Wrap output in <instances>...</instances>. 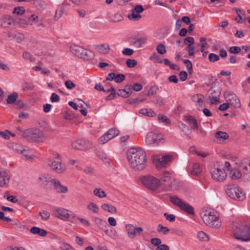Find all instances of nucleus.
<instances>
[{"mask_svg":"<svg viewBox=\"0 0 250 250\" xmlns=\"http://www.w3.org/2000/svg\"><path fill=\"white\" fill-rule=\"evenodd\" d=\"M156 49L158 53L161 55L165 54L167 52L165 46L163 43H160L158 45Z\"/></svg>","mask_w":250,"mask_h":250,"instance_id":"nucleus-49","label":"nucleus"},{"mask_svg":"<svg viewBox=\"0 0 250 250\" xmlns=\"http://www.w3.org/2000/svg\"><path fill=\"white\" fill-rule=\"evenodd\" d=\"M186 119L191 125V128L193 130L198 129V125L197 120L192 116L188 115L186 116Z\"/></svg>","mask_w":250,"mask_h":250,"instance_id":"nucleus-27","label":"nucleus"},{"mask_svg":"<svg viewBox=\"0 0 250 250\" xmlns=\"http://www.w3.org/2000/svg\"><path fill=\"white\" fill-rule=\"evenodd\" d=\"M110 139H109V137L106 135V133H105L103 136H102L99 139V143L101 144L104 145L107 143L108 141H109Z\"/></svg>","mask_w":250,"mask_h":250,"instance_id":"nucleus-50","label":"nucleus"},{"mask_svg":"<svg viewBox=\"0 0 250 250\" xmlns=\"http://www.w3.org/2000/svg\"><path fill=\"white\" fill-rule=\"evenodd\" d=\"M15 21L11 16L8 15L0 16V26L3 28H9L15 25Z\"/></svg>","mask_w":250,"mask_h":250,"instance_id":"nucleus-15","label":"nucleus"},{"mask_svg":"<svg viewBox=\"0 0 250 250\" xmlns=\"http://www.w3.org/2000/svg\"><path fill=\"white\" fill-rule=\"evenodd\" d=\"M30 232L34 234H38L40 236H45L47 234V231L37 227H33L30 229Z\"/></svg>","mask_w":250,"mask_h":250,"instance_id":"nucleus-28","label":"nucleus"},{"mask_svg":"<svg viewBox=\"0 0 250 250\" xmlns=\"http://www.w3.org/2000/svg\"><path fill=\"white\" fill-rule=\"evenodd\" d=\"M102 208L104 210H106L112 213H115L117 212V209L114 206L109 205L108 204H103Z\"/></svg>","mask_w":250,"mask_h":250,"instance_id":"nucleus-35","label":"nucleus"},{"mask_svg":"<svg viewBox=\"0 0 250 250\" xmlns=\"http://www.w3.org/2000/svg\"><path fill=\"white\" fill-rule=\"evenodd\" d=\"M225 192L227 195L230 198L243 201L246 198L245 193L238 186L235 185H228L225 188Z\"/></svg>","mask_w":250,"mask_h":250,"instance_id":"nucleus-3","label":"nucleus"},{"mask_svg":"<svg viewBox=\"0 0 250 250\" xmlns=\"http://www.w3.org/2000/svg\"><path fill=\"white\" fill-rule=\"evenodd\" d=\"M209 96L220 97L221 94V90L219 88L211 87L208 90Z\"/></svg>","mask_w":250,"mask_h":250,"instance_id":"nucleus-36","label":"nucleus"},{"mask_svg":"<svg viewBox=\"0 0 250 250\" xmlns=\"http://www.w3.org/2000/svg\"><path fill=\"white\" fill-rule=\"evenodd\" d=\"M132 92V87L131 85H126L125 88L119 89L117 92V94L119 96H122L124 98L128 97L131 95Z\"/></svg>","mask_w":250,"mask_h":250,"instance_id":"nucleus-19","label":"nucleus"},{"mask_svg":"<svg viewBox=\"0 0 250 250\" xmlns=\"http://www.w3.org/2000/svg\"><path fill=\"white\" fill-rule=\"evenodd\" d=\"M137 63V61L134 59H129L127 60L126 64L128 67L132 68L134 67Z\"/></svg>","mask_w":250,"mask_h":250,"instance_id":"nucleus-53","label":"nucleus"},{"mask_svg":"<svg viewBox=\"0 0 250 250\" xmlns=\"http://www.w3.org/2000/svg\"><path fill=\"white\" fill-rule=\"evenodd\" d=\"M202 171L201 168L198 163L194 164L191 173L195 176L199 175Z\"/></svg>","mask_w":250,"mask_h":250,"instance_id":"nucleus-38","label":"nucleus"},{"mask_svg":"<svg viewBox=\"0 0 250 250\" xmlns=\"http://www.w3.org/2000/svg\"><path fill=\"white\" fill-rule=\"evenodd\" d=\"M170 202L188 214L193 215L195 213L194 208L189 204L186 203L179 197L174 195L169 197Z\"/></svg>","mask_w":250,"mask_h":250,"instance_id":"nucleus-5","label":"nucleus"},{"mask_svg":"<svg viewBox=\"0 0 250 250\" xmlns=\"http://www.w3.org/2000/svg\"><path fill=\"white\" fill-rule=\"evenodd\" d=\"M172 173L168 171L163 172L161 187L165 191H170L172 189L174 178L172 176Z\"/></svg>","mask_w":250,"mask_h":250,"instance_id":"nucleus-9","label":"nucleus"},{"mask_svg":"<svg viewBox=\"0 0 250 250\" xmlns=\"http://www.w3.org/2000/svg\"><path fill=\"white\" fill-rule=\"evenodd\" d=\"M71 145L72 147L75 149L84 151L89 149L93 147L92 142L83 139H79L74 141Z\"/></svg>","mask_w":250,"mask_h":250,"instance_id":"nucleus-11","label":"nucleus"},{"mask_svg":"<svg viewBox=\"0 0 250 250\" xmlns=\"http://www.w3.org/2000/svg\"><path fill=\"white\" fill-rule=\"evenodd\" d=\"M94 221L99 228L101 230H104V229L105 228L107 225V223L105 220L98 217L95 218Z\"/></svg>","mask_w":250,"mask_h":250,"instance_id":"nucleus-31","label":"nucleus"},{"mask_svg":"<svg viewBox=\"0 0 250 250\" xmlns=\"http://www.w3.org/2000/svg\"><path fill=\"white\" fill-rule=\"evenodd\" d=\"M232 233L234 238L241 241H250V227L242 222H235L232 225Z\"/></svg>","mask_w":250,"mask_h":250,"instance_id":"nucleus-2","label":"nucleus"},{"mask_svg":"<svg viewBox=\"0 0 250 250\" xmlns=\"http://www.w3.org/2000/svg\"><path fill=\"white\" fill-rule=\"evenodd\" d=\"M105 133L111 140L119 135V131L115 128H112Z\"/></svg>","mask_w":250,"mask_h":250,"instance_id":"nucleus-39","label":"nucleus"},{"mask_svg":"<svg viewBox=\"0 0 250 250\" xmlns=\"http://www.w3.org/2000/svg\"><path fill=\"white\" fill-rule=\"evenodd\" d=\"M87 208L88 209L92 210L93 212L95 213H97L98 211V208L97 206L93 203H90L87 206Z\"/></svg>","mask_w":250,"mask_h":250,"instance_id":"nucleus-56","label":"nucleus"},{"mask_svg":"<svg viewBox=\"0 0 250 250\" xmlns=\"http://www.w3.org/2000/svg\"><path fill=\"white\" fill-rule=\"evenodd\" d=\"M51 182L53 184L54 188L57 192L65 193L68 191L67 188L62 185L57 180L55 179H52Z\"/></svg>","mask_w":250,"mask_h":250,"instance_id":"nucleus-17","label":"nucleus"},{"mask_svg":"<svg viewBox=\"0 0 250 250\" xmlns=\"http://www.w3.org/2000/svg\"><path fill=\"white\" fill-rule=\"evenodd\" d=\"M211 177L216 181L222 182L227 177V174L225 171L222 168H212L210 170Z\"/></svg>","mask_w":250,"mask_h":250,"instance_id":"nucleus-13","label":"nucleus"},{"mask_svg":"<svg viewBox=\"0 0 250 250\" xmlns=\"http://www.w3.org/2000/svg\"><path fill=\"white\" fill-rule=\"evenodd\" d=\"M64 84L66 88L68 89H72L76 86V84L70 80L65 81Z\"/></svg>","mask_w":250,"mask_h":250,"instance_id":"nucleus-61","label":"nucleus"},{"mask_svg":"<svg viewBox=\"0 0 250 250\" xmlns=\"http://www.w3.org/2000/svg\"><path fill=\"white\" fill-rule=\"evenodd\" d=\"M202 97L203 96L202 95L197 94L193 96L192 99L194 102L198 103L201 106H202V104H203Z\"/></svg>","mask_w":250,"mask_h":250,"instance_id":"nucleus-42","label":"nucleus"},{"mask_svg":"<svg viewBox=\"0 0 250 250\" xmlns=\"http://www.w3.org/2000/svg\"><path fill=\"white\" fill-rule=\"evenodd\" d=\"M70 51L72 54L80 58L81 54L84 51V48L75 44H73L70 47Z\"/></svg>","mask_w":250,"mask_h":250,"instance_id":"nucleus-24","label":"nucleus"},{"mask_svg":"<svg viewBox=\"0 0 250 250\" xmlns=\"http://www.w3.org/2000/svg\"><path fill=\"white\" fill-rule=\"evenodd\" d=\"M125 230L127 233V236L130 239H134L137 235H140L143 231L142 227H134L132 224H127L125 226Z\"/></svg>","mask_w":250,"mask_h":250,"instance_id":"nucleus-12","label":"nucleus"},{"mask_svg":"<svg viewBox=\"0 0 250 250\" xmlns=\"http://www.w3.org/2000/svg\"><path fill=\"white\" fill-rule=\"evenodd\" d=\"M226 101L235 108H239L241 106V103L239 98L233 93H227L225 94Z\"/></svg>","mask_w":250,"mask_h":250,"instance_id":"nucleus-14","label":"nucleus"},{"mask_svg":"<svg viewBox=\"0 0 250 250\" xmlns=\"http://www.w3.org/2000/svg\"><path fill=\"white\" fill-rule=\"evenodd\" d=\"M127 158L131 167L135 170H142L146 166L145 151L140 147H132L127 152Z\"/></svg>","mask_w":250,"mask_h":250,"instance_id":"nucleus-1","label":"nucleus"},{"mask_svg":"<svg viewBox=\"0 0 250 250\" xmlns=\"http://www.w3.org/2000/svg\"><path fill=\"white\" fill-rule=\"evenodd\" d=\"M38 183L42 187L45 188L47 186L48 183L50 181V177L47 174L40 175L38 179Z\"/></svg>","mask_w":250,"mask_h":250,"instance_id":"nucleus-21","label":"nucleus"},{"mask_svg":"<svg viewBox=\"0 0 250 250\" xmlns=\"http://www.w3.org/2000/svg\"><path fill=\"white\" fill-rule=\"evenodd\" d=\"M125 76L124 74H118L117 75H115V81L117 83H122L125 80Z\"/></svg>","mask_w":250,"mask_h":250,"instance_id":"nucleus-52","label":"nucleus"},{"mask_svg":"<svg viewBox=\"0 0 250 250\" xmlns=\"http://www.w3.org/2000/svg\"><path fill=\"white\" fill-rule=\"evenodd\" d=\"M9 147L12 149L14 151L18 153L24 151V147L21 145L17 143H11L9 145Z\"/></svg>","mask_w":250,"mask_h":250,"instance_id":"nucleus-29","label":"nucleus"},{"mask_svg":"<svg viewBox=\"0 0 250 250\" xmlns=\"http://www.w3.org/2000/svg\"><path fill=\"white\" fill-rule=\"evenodd\" d=\"M40 215L41 216V218L43 220H47L50 217V213L44 210H42L40 212Z\"/></svg>","mask_w":250,"mask_h":250,"instance_id":"nucleus-59","label":"nucleus"},{"mask_svg":"<svg viewBox=\"0 0 250 250\" xmlns=\"http://www.w3.org/2000/svg\"><path fill=\"white\" fill-rule=\"evenodd\" d=\"M169 231V229L167 227L162 226L161 224H159L157 227V231L159 233H162L163 234H166Z\"/></svg>","mask_w":250,"mask_h":250,"instance_id":"nucleus-46","label":"nucleus"},{"mask_svg":"<svg viewBox=\"0 0 250 250\" xmlns=\"http://www.w3.org/2000/svg\"><path fill=\"white\" fill-rule=\"evenodd\" d=\"M94 194L100 198L105 197L106 196L105 192L103 190H101L100 188H96L94 190Z\"/></svg>","mask_w":250,"mask_h":250,"instance_id":"nucleus-47","label":"nucleus"},{"mask_svg":"<svg viewBox=\"0 0 250 250\" xmlns=\"http://www.w3.org/2000/svg\"><path fill=\"white\" fill-rule=\"evenodd\" d=\"M146 38H132L130 40V43L132 45L137 48H140L142 44L146 43Z\"/></svg>","mask_w":250,"mask_h":250,"instance_id":"nucleus-22","label":"nucleus"},{"mask_svg":"<svg viewBox=\"0 0 250 250\" xmlns=\"http://www.w3.org/2000/svg\"><path fill=\"white\" fill-rule=\"evenodd\" d=\"M9 172L6 170H0V187H3L9 182Z\"/></svg>","mask_w":250,"mask_h":250,"instance_id":"nucleus-20","label":"nucleus"},{"mask_svg":"<svg viewBox=\"0 0 250 250\" xmlns=\"http://www.w3.org/2000/svg\"><path fill=\"white\" fill-rule=\"evenodd\" d=\"M94 57V53L91 50H87L84 48V51L81 54L80 58L84 60H91Z\"/></svg>","mask_w":250,"mask_h":250,"instance_id":"nucleus-26","label":"nucleus"},{"mask_svg":"<svg viewBox=\"0 0 250 250\" xmlns=\"http://www.w3.org/2000/svg\"><path fill=\"white\" fill-rule=\"evenodd\" d=\"M60 248L61 250H75L70 245L66 243H63Z\"/></svg>","mask_w":250,"mask_h":250,"instance_id":"nucleus-64","label":"nucleus"},{"mask_svg":"<svg viewBox=\"0 0 250 250\" xmlns=\"http://www.w3.org/2000/svg\"><path fill=\"white\" fill-rule=\"evenodd\" d=\"M55 213L56 217L61 218L65 221L69 219L70 217V214L68 213V210L63 208L56 209Z\"/></svg>","mask_w":250,"mask_h":250,"instance_id":"nucleus-18","label":"nucleus"},{"mask_svg":"<svg viewBox=\"0 0 250 250\" xmlns=\"http://www.w3.org/2000/svg\"><path fill=\"white\" fill-rule=\"evenodd\" d=\"M215 137L218 140H225L228 139L229 136L227 132L218 131L215 133Z\"/></svg>","mask_w":250,"mask_h":250,"instance_id":"nucleus-34","label":"nucleus"},{"mask_svg":"<svg viewBox=\"0 0 250 250\" xmlns=\"http://www.w3.org/2000/svg\"><path fill=\"white\" fill-rule=\"evenodd\" d=\"M230 177L233 179H236L243 176L242 169L241 170L237 168H234L230 171Z\"/></svg>","mask_w":250,"mask_h":250,"instance_id":"nucleus-30","label":"nucleus"},{"mask_svg":"<svg viewBox=\"0 0 250 250\" xmlns=\"http://www.w3.org/2000/svg\"><path fill=\"white\" fill-rule=\"evenodd\" d=\"M158 120L159 122L166 123L167 125L170 124V120L166 116L159 114L158 116Z\"/></svg>","mask_w":250,"mask_h":250,"instance_id":"nucleus-41","label":"nucleus"},{"mask_svg":"<svg viewBox=\"0 0 250 250\" xmlns=\"http://www.w3.org/2000/svg\"><path fill=\"white\" fill-rule=\"evenodd\" d=\"M150 59L152 61H154L155 62L162 63L163 61L157 55L156 53H154L153 55L150 57Z\"/></svg>","mask_w":250,"mask_h":250,"instance_id":"nucleus-60","label":"nucleus"},{"mask_svg":"<svg viewBox=\"0 0 250 250\" xmlns=\"http://www.w3.org/2000/svg\"><path fill=\"white\" fill-rule=\"evenodd\" d=\"M38 16L35 15H32L30 17H28L27 20L25 21L26 25H31V22L32 21H35L38 19Z\"/></svg>","mask_w":250,"mask_h":250,"instance_id":"nucleus-62","label":"nucleus"},{"mask_svg":"<svg viewBox=\"0 0 250 250\" xmlns=\"http://www.w3.org/2000/svg\"><path fill=\"white\" fill-rule=\"evenodd\" d=\"M24 151L21 154L22 155V159L25 160L31 161L33 159V156L31 154V151L29 149L24 148Z\"/></svg>","mask_w":250,"mask_h":250,"instance_id":"nucleus-37","label":"nucleus"},{"mask_svg":"<svg viewBox=\"0 0 250 250\" xmlns=\"http://www.w3.org/2000/svg\"><path fill=\"white\" fill-rule=\"evenodd\" d=\"M204 223L210 227L218 228L221 225L219 217L216 216V212L214 210L206 211L202 216Z\"/></svg>","mask_w":250,"mask_h":250,"instance_id":"nucleus-6","label":"nucleus"},{"mask_svg":"<svg viewBox=\"0 0 250 250\" xmlns=\"http://www.w3.org/2000/svg\"><path fill=\"white\" fill-rule=\"evenodd\" d=\"M157 90H158V87L156 86H152L147 92L146 95L148 97L153 95L156 93Z\"/></svg>","mask_w":250,"mask_h":250,"instance_id":"nucleus-58","label":"nucleus"},{"mask_svg":"<svg viewBox=\"0 0 250 250\" xmlns=\"http://www.w3.org/2000/svg\"><path fill=\"white\" fill-rule=\"evenodd\" d=\"M94 48L100 53L104 54H108L109 52L110 48L108 44H102L94 46Z\"/></svg>","mask_w":250,"mask_h":250,"instance_id":"nucleus-23","label":"nucleus"},{"mask_svg":"<svg viewBox=\"0 0 250 250\" xmlns=\"http://www.w3.org/2000/svg\"><path fill=\"white\" fill-rule=\"evenodd\" d=\"M59 163L58 164H55V167H59V166L60 165L61 167H62V168L61 169H59V170H54V171L58 173H61L63 172L65 170L66 167H65L64 164L62 163V160H61L60 157L59 158Z\"/></svg>","mask_w":250,"mask_h":250,"instance_id":"nucleus-48","label":"nucleus"},{"mask_svg":"<svg viewBox=\"0 0 250 250\" xmlns=\"http://www.w3.org/2000/svg\"><path fill=\"white\" fill-rule=\"evenodd\" d=\"M18 93L16 92L8 95L6 100L7 103L8 104H14L18 98Z\"/></svg>","mask_w":250,"mask_h":250,"instance_id":"nucleus-32","label":"nucleus"},{"mask_svg":"<svg viewBox=\"0 0 250 250\" xmlns=\"http://www.w3.org/2000/svg\"><path fill=\"white\" fill-rule=\"evenodd\" d=\"M111 90L112 92L110 93V94L106 96L105 98V99L107 101L113 99L116 97V95H117L115 88L112 86H111Z\"/></svg>","mask_w":250,"mask_h":250,"instance_id":"nucleus-55","label":"nucleus"},{"mask_svg":"<svg viewBox=\"0 0 250 250\" xmlns=\"http://www.w3.org/2000/svg\"><path fill=\"white\" fill-rule=\"evenodd\" d=\"M164 139L161 134L150 132L147 134L146 142L148 145H158L161 143H163Z\"/></svg>","mask_w":250,"mask_h":250,"instance_id":"nucleus-10","label":"nucleus"},{"mask_svg":"<svg viewBox=\"0 0 250 250\" xmlns=\"http://www.w3.org/2000/svg\"><path fill=\"white\" fill-rule=\"evenodd\" d=\"M240 51L241 48L238 46H231L229 49V51L233 54H238Z\"/></svg>","mask_w":250,"mask_h":250,"instance_id":"nucleus-63","label":"nucleus"},{"mask_svg":"<svg viewBox=\"0 0 250 250\" xmlns=\"http://www.w3.org/2000/svg\"><path fill=\"white\" fill-rule=\"evenodd\" d=\"M141 181L144 186L153 191L157 190L161 185V181L152 176L143 177Z\"/></svg>","mask_w":250,"mask_h":250,"instance_id":"nucleus-8","label":"nucleus"},{"mask_svg":"<svg viewBox=\"0 0 250 250\" xmlns=\"http://www.w3.org/2000/svg\"><path fill=\"white\" fill-rule=\"evenodd\" d=\"M63 12V7L62 6L56 10L54 16L55 20H58L62 16Z\"/></svg>","mask_w":250,"mask_h":250,"instance_id":"nucleus-57","label":"nucleus"},{"mask_svg":"<svg viewBox=\"0 0 250 250\" xmlns=\"http://www.w3.org/2000/svg\"><path fill=\"white\" fill-rule=\"evenodd\" d=\"M132 11V14L131 15H128V18L130 20H135V21H138L142 18V16L140 14V13H137L133 11Z\"/></svg>","mask_w":250,"mask_h":250,"instance_id":"nucleus-44","label":"nucleus"},{"mask_svg":"<svg viewBox=\"0 0 250 250\" xmlns=\"http://www.w3.org/2000/svg\"><path fill=\"white\" fill-rule=\"evenodd\" d=\"M220 59L219 56L214 53H210L208 55V60L211 62H215Z\"/></svg>","mask_w":250,"mask_h":250,"instance_id":"nucleus-54","label":"nucleus"},{"mask_svg":"<svg viewBox=\"0 0 250 250\" xmlns=\"http://www.w3.org/2000/svg\"><path fill=\"white\" fill-rule=\"evenodd\" d=\"M242 173L244 178L250 181V162L242 166Z\"/></svg>","mask_w":250,"mask_h":250,"instance_id":"nucleus-25","label":"nucleus"},{"mask_svg":"<svg viewBox=\"0 0 250 250\" xmlns=\"http://www.w3.org/2000/svg\"><path fill=\"white\" fill-rule=\"evenodd\" d=\"M123 19V17L121 16V14H118V13H116L111 18L110 20L113 22H116L122 21Z\"/></svg>","mask_w":250,"mask_h":250,"instance_id":"nucleus-51","label":"nucleus"},{"mask_svg":"<svg viewBox=\"0 0 250 250\" xmlns=\"http://www.w3.org/2000/svg\"><path fill=\"white\" fill-rule=\"evenodd\" d=\"M34 5L39 10L44 9L47 6L45 2L42 0H36L34 2Z\"/></svg>","mask_w":250,"mask_h":250,"instance_id":"nucleus-40","label":"nucleus"},{"mask_svg":"<svg viewBox=\"0 0 250 250\" xmlns=\"http://www.w3.org/2000/svg\"><path fill=\"white\" fill-rule=\"evenodd\" d=\"M25 10L23 7L18 6L15 7L13 11V14H16L18 15H21L24 13Z\"/></svg>","mask_w":250,"mask_h":250,"instance_id":"nucleus-45","label":"nucleus"},{"mask_svg":"<svg viewBox=\"0 0 250 250\" xmlns=\"http://www.w3.org/2000/svg\"><path fill=\"white\" fill-rule=\"evenodd\" d=\"M197 237L202 241H208L209 239L208 235L203 231L198 233Z\"/></svg>","mask_w":250,"mask_h":250,"instance_id":"nucleus-43","label":"nucleus"},{"mask_svg":"<svg viewBox=\"0 0 250 250\" xmlns=\"http://www.w3.org/2000/svg\"><path fill=\"white\" fill-rule=\"evenodd\" d=\"M23 136L29 141L42 142L45 138L42 131L38 128H31L25 130Z\"/></svg>","mask_w":250,"mask_h":250,"instance_id":"nucleus-4","label":"nucleus"},{"mask_svg":"<svg viewBox=\"0 0 250 250\" xmlns=\"http://www.w3.org/2000/svg\"><path fill=\"white\" fill-rule=\"evenodd\" d=\"M139 113L149 117H154L156 113L151 109L143 108L139 110Z\"/></svg>","mask_w":250,"mask_h":250,"instance_id":"nucleus-33","label":"nucleus"},{"mask_svg":"<svg viewBox=\"0 0 250 250\" xmlns=\"http://www.w3.org/2000/svg\"><path fill=\"white\" fill-rule=\"evenodd\" d=\"M173 159V156L170 154L157 155L154 156L153 163L157 168H161L167 167Z\"/></svg>","mask_w":250,"mask_h":250,"instance_id":"nucleus-7","label":"nucleus"},{"mask_svg":"<svg viewBox=\"0 0 250 250\" xmlns=\"http://www.w3.org/2000/svg\"><path fill=\"white\" fill-rule=\"evenodd\" d=\"M61 157V155L58 153H56L54 154V157L49 158L47 160V164L49 166V167L53 170H59V169H61L62 168L60 165L59 167H55L56 164H58L59 162V158Z\"/></svg>","mask_w":250,"mask_h":250,"instance_id":"nucleus-16","label":"nucleus"}]
</instances>
